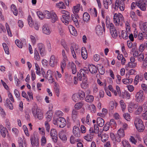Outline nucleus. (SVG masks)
<instances>
[{"label": "nucleus", "instance_id": "obj_1", "mask_svg": "<svg viewBox=\"0 0 147 147\" xmlns=\"http://www.w3.org/2000/svg\"><path fill=\"white\" fill-rule=\"evenodd\" d=\"M134 125L136 128L139 131L141 132L143 131L144 127L142 120L138 118H136L134 121Z\"/></svg>", "mask_w": 147, "mask_h": 147}, {"label": "nucleus", "instance_id": "obj_2", "mask_svg": "<svg viewBox=\"0 0 147 147\" xmlns=\"http://www.w3.org/2000/svg\"><path fill=\"white\" fill-rule=\"evenodd\" d=\"M137 6L143 11H145L146 9L147 1L146 0H139L136 2Z\"/></svg>", "mask_w": 147, "mask_h": 147}, {"label": "nucleus", "instance_id": "obj_3", "mask_svg": "<svg viewBox=\"0 0 147 147\" xmlns=\"http://www.w3.org/2000/svg\"><path fill=\"white\" fill-rule=\"evenodd\" d=\"M125 5L124 2L120 1V0H116L115 3V9L118 10L119 8L121 11H123L124 9Z\"/></svg>", "mask_w": 147, "mask_h": 147}, {"label": "nucleus", "instance_id": "obj_4", "mask_svg": "<svg viewBox=\"0 0 147 147\" xmlns=\"http://www.w3.org/2000/svg\"><path fill=\"white\" fill-rule=\"evenodd\" d=\"M30 140L32 145V146L38 147L39 140L38 137L37 136L34 135L33 136H31Z\"/></svg>", "mask_w": 147, "mask_h": 147}, {"label": "nucleus", "instance_id": "obj_5", "mask_svg": "<svg viewBox=\"0 0 147 147\" xmlns=\"http://www.w3.org/2000/svg\"><path fill=\"white\" fill-rule=\"evenodd\" d=\"M143 95V91L142 90H140L137 92L135 96L136 101L139 102H142L144 100Z\"/></svg>", "mask_w": 147, "mask_h": 147}, {"label": "nucleus", "instance_id": "obj_6", "mask_svg": "<svg viewBox=\"0 0 147 147\" xmlns=\"http://www.w3.org/2000/svg\"><path fill=\"white\" fill-rule=\"evenodd\" d=\"M123 19V16L121 13L118 15L117 13H115L113 16L114 22L116 26H118L119 24L120 20H122Z\"/></svg>", "mask_w": 147, "mask_h": 147}, {"label": "nucleus", "instance_id": "obj_7", "mask_svg": "<svg viewBox=\"0 0 147 147\" xmlns=\"http://www.w3.org/2000/svg\"><path fill=\"white\" fill-rule=\"evenodd\" d=\"M73 133L76 137L79 138L80 136V131L79 128L76 125L74 126L73 129Z\"/></svg>", "mask_w": 147, "mask_h": 147}, {"label": "nucleus", "instance_id": "obj_8", "mask_svg": "<svg viewBox=\"0 0 147 147\" xmlns=\"http://www.w3.org/2000/svg\"><path fill=\"white\" fill-rule=\"evenodd\" d=\"M58 125L61 128L64 127L66 124L65 119L62 117H58Z\"/></svg>", "mask_w": 147, "mask_h": 147}, {"label": "nucleus", "instance_id": "obj_9", "mask_svg": "<svg viewBox=\"0 0 147 147\" xmlns=\"http://www.w3.org/2000/svg\"><path fill=\"white\" fill-rule=\"evenodd\" d=\"M57 59L54 55H52L50 59L49 62L50 65L51 67H54L55 65H57Z\"/></svg>", "mask_w": 147, "mask_h": 147}, {"label": "nucleus", "instance_id": "obj_10", "mask_svg": "<svg viewBox=\"0 0 147 147\" xmlns=\"http://www.w3.org/2000/svg\"><path fill=\"white\" fill-rule=\"evenodd\" d=\"M50 135L52 137V139L55 142L57 141V134L56 130L54 129H52L51 130Z\"/></svg>", "mask_w": 147, "mask_h": 147}, {"label": "nucleus", "instance_id": "obj_11", "mask_svg": "<svg viewBox=\"0 0 147 147\" xmlns=\"http://www.w3.org/2000/svg\"><path fill=\"white\" fill-rule=\"evenodd\" d=\"M42 31L43 33L47 35L49 34L51 31L47 24H45L42 27Z\"/></svg>", "mask_w": 147, "mask_h": 147}, {"label": "nucleus", "instance_id": "obj_12", "mask_svg": "<svg viewBox=\"0 0 147 147\" xmlns=\"http://www.w3.org/2000/svg\"><path fill=\"white\" fill-rule=\"evenodd\" d=\"M63 22L65 25H67L70 21V17L69 16H67L65 15H63L62 18H61Z\"/></svg>", "mask_w": 147, "mask_h": 147}, {"label": "nucleus", "instance_id": "obj_13", "mask_svg": "<svg viewBox=\"0 0 147 147\" xmlns=\"http://www.w3.org/2000/svg\"><path fill=\"white\" fill-rule=\"evenodd\" d=\"M38 47L41 55L42 56H43L44 55L45 51V47L44 45L42 43H39L38 44Z\"/></svg>", "mask_w": 147, "mask_h": 147}, {"label": "nucleus", "instance_id": "obj_14", "mask_svg": "<svg viewBox=\"0 0 147 147\" xmlns=\"http://www.w3.org/2000/svg\"><path fill=\"white\" fill-rule=\"evenodd\" d=\"M0 131L1 135L4 138L6 137V134L8 132L7 129L2 125H0Z\"/></svg>", "mask_w": 147, "mask_h": 147}, {"label": "nucleus", "instance_id": "obj_15", "mask_svg": "<svg viewBox=\"0 0 147 147\" xmlns=\"http://www.w3.org/2000/svg\"><path fill=\"white\" fill-rule=\"evenodd\" d=\"M89 69V70L92 74H94L97 72V69L96 67L94 65L91 64L88 65V69Z\"/></svg>", "mask_w": 147, "mask_h": 147}, {"label": "nucleus", "instance_id": "obj_16", "mask_svg": "<svg viewBox=\"0 0 147 147\" xmlns=\"http://www.w3.org/2000/svg\"><path fill=\"white\" fill-rule=\"evenodd\" d=\"M79 73L82 76V77H85V76L86 74H88L89 73V71L88 68L84 67L83 69H81L80 70Z\"/></svg>", "mask_w": 147, "mask_h": 147}, {"label": "nucleus", "instance_id": "obj_17", "mask_svg": "<svg viewBox=\"0 0 147 147\" xmlns=\"http://www.w3.org/2000/svg\"><path fill=\"white\" fill-rule=\"evenodd\" d=\"M96 123L99 127H102L104 125L105 121L102 118L98 117L97 119Z\"/></svg>", "mask_w": 147, "mask_h": 147}, {"label": "nucleus", "instance_id": "obj_18", "mask_svg": "<svg viewBox=\"0 0 147 147\" xmlns=\"http://www.w3.org/2000/svg\"><path fill=\"white\" fill-rule=\"evenodd\" d=\"M78 112L76 109H73L72 112L71 116L73 120L75 121L76 119Z\"/></svg>", "mask_w": 147, "mask_h": 147}, {"label": "nucleus", "instance_id": "obj_19", "mask_svg": "<svg viewBox=\"0 0 147 147\" xmlns=\"http://www.w3.org/2000/svg\"><path fill=\"white\" fill-rule=\"evenodd\" d=\"M51 21L53 23H55L58 20V18L55 12H52L51 16Z\"/></svg>", "mask_w": 147, "mask_h": 147}, {"label": "nucleus", "instance_id": "obj_20", "mask_svg": "<svg viewBox=\"0 0 147 147\" xmlns=\"http://www.w3.org/2000/svg\"><path fill=\"white\" fill-rule=\"evenodd\" d=\"M77 94L80 100H83L85 98V94L83 91L82 90H80Z\"/></svg>", "mask_w": 147, "mask_h": 147}, {"label": "nucleus", "instance_id": "obj_21", "mask_svg": "<svg viewBox=\"0 0 147 147\" xmlns=\"http://www.w3.org/2000/svg\"><path fill=\"white\" fill-rule=\"evenodd\" d=\"M37 116V118L39 119H41L43 118V113L39 109L36 112V114L34 115V116L35 117Z\"/></svg>", "mask_w": 147, "mask_h": 147}, {"label": "nucleus", "instance_id": "obj_22", "mask_svg": "<svg viewBox=\"0 0 147 147\" xmlns=\"http://www.w3.org/2000/svg\"><path fill=\"white\" fill-rule=\"evenodd\" d=\"M112 0H104L103 1L104 5L106 9H108L109 8L108 6L111 4Z\"/></svg>", "mask_w": 147, "mask_h": 147}, {"label": "nucleus", "instance_id": "obj_23", "mask_svg": "<svg viewBox=\"0 0 147 147\" xmlns=\"http://www.w3.org/2000/svg\"><path fill=\"white\" fill-rule=\"evenodd\" d=\"M122 96L123 98L129 99L131 98V95L128 92L125 91L122 94Z\"/></svg>", "mask_w": 147, "mask_h": 147}, {"label": "nucleus", "instance_id": "obj_24", "mask_svg": "<svg viewBox=\"0 0 147 147\" xmlns=\"http://www.w3.org/2000/svg\"><path fill=\"white\" fill-rule=\"evenodd\" d=\"M90 16L87 12H85L83 15V20L85 22H87L90 20Z\"/></svg>", "mask_w": 147, "mask_h": 147}, {"label": "nucleus", "instance_id": "obj_25", "mask_svg": "<svg viewBox=\"0 0 147 147\" xmlns=\"http://www.w3.org/2000/svg\"><path fill=\"white\" fill-rule=\"evenodd\" d=\"M96 32L97 34H100L102 33V27L99 25L97 26L96 28Z\"/></svg>", "mask_w": 147, "mask_h": 147}, {"label": "nucleus", "instance_id": "obj_26", "mask_svg": "<svg viewBox=\"0 0 147 147\" xmlns=\"http://www.w3.org/2000/svg\"><path fill=\"white\" fill-rule=\"evenodd\" d=\"M45 18L46 19H50L51 16L52 12L48 11H45L44 12Z\"/></svg>", "mask_w": 147, "mask_h": 147}, {"label": "nucleus", "instance_id": "obj_27", "mask_svg": "<svg viewBox=\"0 0 147 147\" xmlns=\"http://www.w3.org/2000/svg\"><path fill=\"white\" fill-rule=\"evenodd\" d=\"M109 125L111 126V128H113L114 127H116L117 125L116 122L115 120L113 119H112L110 120L109 123H107Z\"/></svg>", "mask_w": 147, "mask_h": 147}, {"label": "nucleus", "instance_id": "obj_28", "mask_svg": "<svg viewBox=\"0 0 147 147\" xmlns=\"http://www.w3.org/2000/svg\"><path fill=\"white\" fill-rule=\"evenodd\" d=\"M109 136L106 134H104L101 136V140L103 142H105L108 140Z\"/></svg>", "mask_w": 147, "mask_h": 147}, {"label": "nucleus", "instance_id": "obj_29", "mask_svg": "<svg viewBox=\"0 0 147 147\" xmlns=\"http://www.w3.org/2000/svg\"><path fill=\"white\" fill-rule=\"evenodd\" d=\"M86 101L88 102H91L94 100V97L92 95H89L86 96L85 98Z\"/></svg>", "mask_w": 147, "mask_h": 147}, {"label": "nucleus", "instance_id": "obj_30", "mask_svg": "<svg viewBox=\"0 0 147 147\" xmlns=\"http://www.w3.org/2000/svg\"><path fill=\"white\" fill-rule=\"evenodd\" d=\"M11 8V10L13 12L14 14L16 16H17L18 13V11L15 5L14 4L12 5Z\"/></svg>", "mask_w": 147, "mask_h": 147}, {"label": "nucleus", "instance_id": "obj_31", "mask_svg": "<svg viewBox=\"0 0 147 147\" xmlns=\"http://www.w3.org/2000/svg\"><path fill=\"white\" fill-rule=\"evenodd\" d=\"M121 137H123L125 136L124 131L123 129H120L117 131V134Z\"/></svg>", "mask_w": 147, "mask_h": 147}, {"label": "nucleus", "instance_id": "obj_32", "mask_svg": "<svg viewBox=\"0 0 147 147\" xmlns=\"http://www.w3.org/2000/svg\"><path fill=\"white\" fill-rule=\"evenodd\" d=\"M87 80L86 78H85L83 79L82 83L81 84V87L82 88H85L87 86Z\"/></svg>", "mask_w": 147, "mask_h": 147}, {"label": "nucleus", "instance_id": "obj_33", "mask_svg": "<svg viewBox=\"0 0 147 147\" xmlns=\"http://www.w3.org/2000/svg\"><path fill=\"white\" fill-rule=\"evenodd\" d=\"M39 109H38V107L37 105L36 104L34 106L32 107V111L34 116L36 114L37 112L38 111V110Z\"/></svg>", "mask_w": 147, "mask_h": 147}, {"label": "nucleus", "instance_id": "obj_34", "mask_svg": "<svg viewBox=\"0 0 147 147\" xmlns=\"http://www.w3.org/2000/svg\"><path fill=\"white\" fill-rule=\"evenodd\" d=\"M83 105V104L82 102H80L76 103L74 106V107L76 110L79 109L82 107Z\"/></svg>", "mask_w": 147, "mask_h": 147}, {"label": "nucleus", "instance_id": "obj_35", "mask_svg": "<svg viewBox=\"0 0 147 147\" xmlns=\"http://www.w3.org/2000/svg\"><path fill=\"white\" fill-rule=\"evenodd\" d=\"M56 6L59 8L65 9V5L64 3L62 1L59 2V3H57Z\"/></svg>", "mask_w": 147, "mask_h": 147}, {"label": "nucleus", "instance_id": "obj_36", "mask_svg": "<svg viewBox=\"0 0 147 147\" xmlns=\"http://www.w3.org/2000/svg\"><path fill=\"white\" fill-rule=\"evenodd\" d=\"M59 137L62 140L65 141L67 140L66 136L62 132H60L59 134Z\"/></svg>", "mask_w": 147, "mask_h": 147}, {"label": "nucleus", "instance_id": "obj_37", "mask_svg": "<svg viewBox=\"0 0 147 147\" xmlns=\"http://www.w3.org/2000/svg\"><path fill=\"white\" fill-rule=\"evenodd\" d=\"M142 30L145 33H147V23H143L141 27Z\"/></svg>", "mask_w": 147, "mask_h": 147}, {"label": "nucleus", "instance_id": "obj_38", "mask_svg": "<svg viewBox=\"0 0 147 147\" xmlns=\"http://www.w3.org/2000/svg\"><path fill=\"white\" fill-rule=\"evenodd\" d=\"M71 68L72 69V72L73 74H75L77 72L76 68V65L73 63H72L71 64Z\"/></svg>", "mask_w": 147, "mask_h": 147}, {"label": "nucleus", "instance_id": "obj_39", "mask_svg": "<svg viewBox=\"0 0 147 147\" xmlns=\"http://www.w3.org/2000/svg\"><path fill=\"white\" fill-rule=\"evenodd\" d=\"M3 46L5 53L7 54H9V50L7 45L5 43H3Z\"/></svg>", "mask_w": 147, "mask_h": 147}, {"label": "nucleus", "instance_id": "obj_40", "mask_svg": "<svg viewBox=\"0 0 147 147\" xmlns=\"http://www.w3.org/2000/svg\"><path fill=\"white\" fill-rule=\"evenodd\" d=\"M6 103L7 107H8L9 109L12 110L13 109V106L11 101L9 99H7L6 100Z\"/></svg>", "mask_w": 147, "mask_h": 147}, {"label": "nucleus", "instance_id": "obj_41", "mask_svg": "<svg viewBox=\"0 0 147 147\" xmlns=\"http://www.w3.org/2000/svg\"><path fill=\"white\" fill-rule=\"evenodd\" d=\"M28 20L29 26L31 27H32L33 26V24L34 23H33L32 22V17L30 15L28 16Z\"/></svg>", "mask_w": 147, "mask_h": 147}, {"label": "nucleus", "instance_id": "obj_42", "mask_svg": "<svg viewBox=\"0 0 147 147\" xmlns=\"http://www.w3.org/2000/svg\"><path fill=\"white\" fill-rule=\"evenodd\" d=\"M34 54L35 59L38 61L40 60V58L39 56L38 51L37 48H35L34 50Z\"/></svg>", "mask_w": 147, "mask_h": 147}, {"label": "nucleus", "instance_id": "obj_43", "mask_svg": "<svg viewBox=\"0 0 147 147\" xmlns=\"http://www.w3.org/2000/svg\"><path fill=\"white\" fill-rule=\"evenodd\" d=\"M41 145L43 146L45 145L47 143V139L45 136H42V137L41 141Z\"/></svg>", "mask_w": 147, "mask_h": 147}, {"label": "nucleus", "instance_id": "obj_44", "mask_svg": "<svg viewBox=\"0 0 147 147\" xmlns=\"http://www.w3.org/2000/svg\"><path fill=\"white\" fill-rule=\"evenodd\" d=\"M147 68V57H146L143 61L142 68L144 69H145Z\"/></svg>", "mask_w": 147, "mask_h": 147}, {"label": "nucleus", "instance_id": "obj_45", "mask_svg": "<svg viewBox=\"0 0 147 147\" xmlns=\"http://www.w3.org/2000/svg\"><path fill=\"white\" fill-rule=\"evenodd\" d=\"M110 32L112 37L114 38H116L117 36L116 30L115 29L114 30H110Z\"/></svg>", "mask_w": 147, "mask_h": 147}, {"label": "nucleus", "instance_id": "obj_46", "mask_svg": "<svg viewBox=\"0 0 147 147\" xmlns=\"http://www.w3.org/2000/svg\"><path fill=\"white\" fill-rule=\"evenodd\" d=\"M137 64L136 63L129 62L127 65L128 67L130 68L135 67L137 65Z\"/></svg>", "mask_w": 147, "mask_h": 147}, {"label": "nucleus", "instance_id": "obj_47", "mask_svg": "<svg viewBox=\"0 0 147 147\" xmlns=\"http://www.w3.org/2000/svg\"><path fill=\"white\" fill-rule=\"evenodd\" d=\"M122 143L123 147H131L129 142L126 140L123 141Z\"/></svg>", "mask_w": 147, "mask_h": 147}, {"label": "nucleus", "instance_id": "obj_48", "mask_svg": "<svg viewBox=\"0 0 147 147\" xmlns=\"http://www.w3.org/2000/svg\"><path fill=\"white\" fill-rule=\"evenodd\" d=\"M121 36L122 38L124 39H126L128 38V34L125 31L122 30L121 32Z\"/></svg>", "mask_w": 147, "mask_h": 147}, {"label": "nucleus", "instance_id": "obj_49", "mask_svg": "<svg viewBox=\"0 0 147 147\" xmlns=\"http://www.w3.org/2000/svg\"><path fill=\"white\" fill-rule=\"evenodd\" d=\"M83 48H82V51L81 52V55L82 58L84 59H86L87 57V53L86 51V50L85 52L83 51L82 50Z\"/></svg>", "mask_w": 147, "mask_h": 147}, {"label": "nucleus", "instance_id": "obj_50", "mask_svg": "<svg viewBox=\"0 0 147 147\" xmlns=\"http://www.w3.org/2000/svg\"><path fill=\"white\" fill-rule=\"evenodd\" d=\"M72 99L76 102L79 101L80 100L77 94H74L72 96Z\"/></svg>", "mask_w": 147, "mask_h": 147}, {"label": "nucleus", "instance_id": "obj_51", "mask_svg": "<svg viewBox=\"0 0 147 147\" xmlns=\"http://www.w3.org/2000/svg\"><path fill=\"white\" fill-rule=\"evenodd\" d=\"M15 42L17 46L20 48H22V43L19 40H16Z\"/></svg>", "mask_w": 147, "mask_h": 147}, {"label": "nucleus", "instance_id": "obj_52", "mask_svg": "<svg viewBox=\"0 0 147 147\" xmlns=\"http://www.w3.org/2000/svg\"><path fill=\"white\" fill-rule=\"evenodd\" d=\"M120 103L121 107L122 109V110L123 111L126 108V106L125 105V104L123 100H120Z\"/></svg>", "mask_w": 147, "mask_h": 147}, {"label": "nucleus", "instance_id": "obj_53", "mask_svg": "<svg viewBox=\"0 0 147 147\" xmlns=\"http://www.w3.org/2000/svg\"><path fill=\"white\" fill-rule=\"evenodd\" d=\"M123 116L124 118L127 121H129L130 120V115L129 114L126 113H125L123 115Z\"/></svg>", "mask_w": 147, "mask_h": 147}, {"label": "nucleus", "instance_id": "obj_54", "mask_svg": "<svg viewBox=\"0 0 147 147\" xmlns=\"http://www.w3.org/2000/svg\"><path fill=\"white\" fill-rule=\"evenodd\" d=\"M114 107V102L113 101H111L109 105V110H113Z\"/></svg>", "mask_w": 147, "mask_h": 147}, {"label": "nucleus", "instance_id": "obj_55", "mask_svg": "<svg viewBox=\"0 0 147 147\" xmlns=\"http://www.w3.org/2000/svg\"><path fill=\"white\" fill-rule=\"evenodd\" d=\"M74 11L76 13H78L80 10V4H77L76 6H74Z\"/></svg>", "mask_w": 147, "mask_h": 147}, {"label": "nucleus", "instance_id": "obj_56", "mask_svg": "<svg viewBox=\"0 0 147 147\" xmlns=\"http://www.w3.org/2000/svg\"><path fill=\"white\" fill-rule=\"evenodd\" d=\"M130 16L132 19L134 21H135L136 20V14L135 12L133 11H131L130 13Z\"/></svg>", "mask_w": 147, "mask_h": 147}, {"label": "nucleus", "instance_id": "obj_57", "mask_svg": "<svg viewBox=\"0 0 147 147\" xmlns=\"http://www.w3.org/2000/svg\"><path fill=\"white\" fill-rule=\"evenodd\" d=\"M37 14L40 19H42L44 18H45L44 13H43L41 12L38 11L37 12Z\"/></svg>", "mask_w": 147, "mask_h": 147}, {"label": "nucleus", "instance_id": "obj_58", "mask_svg": "<svg viewBox=\"0 0 147 147\" xmlns=\"http://www.w3.org/2000/svg\"><path fill=\"white\" fill-rule=\"evenodd\" d=\"M35 66L36 67V73L37 74H38L40 72V69L38 64L36 63H35Z\"/></svg>", "mask_w": 147, "mask_h": 147}, {"label": "nucleus", "instance_id": "obj_59", "mask_svg": "<svg viewBox=\"0 0 147 147\" xmlns=\"http://www.w3.org/2000/svg\"><path fill=\"white\" fill-rule=\"evenodd\" d=\"M141 87L143 90L144 91L145 93H147V85L144 84H141Z\"/></svg>", "mask_w": 147, "mask_h": 147}, {"label": "nucleus", "instance_id": "obj_60", "mask_svg": "<svg viewBox=\"0 0 147 147\" xmlns=\"http://www.w3.org/2000/svg\"><path fill=\"white\" fill-rule=\"evenodd\" d=\"M144 59V56L143 54L141 53L138 56V59L139 61L141 62Z\"/></svg>", "mask_w": 147, "mask_h": 147}, {"label": "nucleus", "instance_id": "obj_61", "mask_svg": "<svg viewBox=\"0 0 147 147\" xmlns=\"http://www.w3.org/2000/svg\"><path fill=\"white\" fill-rule=\"evenodd\" d=\"M49 113L47 112V113L45 114V115L46 116V118L47 119V121H46L47 122L48 121H50L51 119V115H49Z\"/></svg>", "mask_w": 147, "mask_h": 147}, {"label": "nucleus", "instance_id": "obj_62", "mask_svg": "<svg viewBox=\"0 0 147 147\" xmlns=\"http://www.w3.org/2000/svg\"><path fill=\"white\" fill-rule=\"evenodd\" d=\"M67 60V59H63V60L62 61L61 63V67H65L66 66V60Z\"/></svg>", "mask_w": 147, "mask_h": 147}, {"label": "nucleus", "instance_id": "obj_63", "mask_svg": "<svg viewBox=\"0 0 147 147\" xmlns=\"http://www.w3.org/2000/svg\"><path fill=\"white\" fill-rule=\"evenodd\" d=\"M94 131L95 134H97L99 131V127L97 124H95L94 125Z\"/></svg>", "mask_w": 147, "mask_h": 147}, {"label": "nucleus", "instance_id": "obj_64", "mask_svg": "<svg viewBox=\"0 0 147 147\" xmlns=\"http://www.w3.org/2000/svg\"><path fill=\"white\" fill-rule=\"evenodd\" d=\"M84 138L88 141H91L92 140L91 136L90 134H87L84 137Z\"/></svg>", "mask_w": 147, "mask_h": 147}]
</instances>
